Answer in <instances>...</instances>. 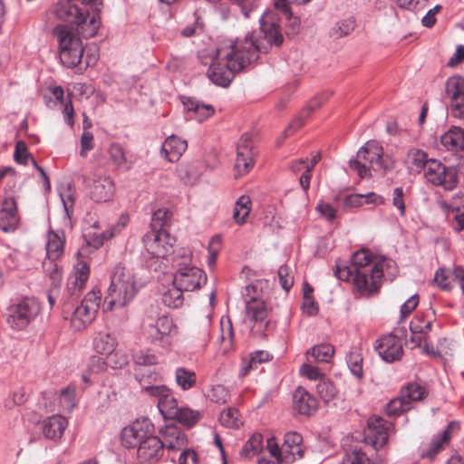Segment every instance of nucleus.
<instances>
[{
    "instance_id": "1",
    "label": "nucleus",
    "mask_w": 464,
    "mask_h": 464,
    "mask_svg": "<svg viewBox=\"0 0 464 464\" xmlns=\"http://www.w3.org/2000/svg\"><path fill=\"white\" fill-rule=\"evenodd\" d=\"M259 23L258 32L247 34L243 39L225 40L217 48L208 70V77L213 83L228 86L235 73L256 61L259 53H266L273 45L282 44L284 37L276 14L264 13Z\"/></svg>"
},
{
    "instance_id": "2",
    "label": "nucleus",
    "mask_w": 464,
    "mask_h": 464,
    "mask_svg": "<svg viewBox=\"0 0 464 464\" xmlns=\"http://www.w3.org/2000/svg\"><path fill=\"white\" fill-rule=\"evenodd\" d=\"M368 249L355 252L349 265L336 264L335 276L343 281H352L361 294L377 291L383 276L382 264L374 262Z\"/></svg>"
},
{
    "instance_id": "3",
    "label": "nucleus",
    "mask_w": 464,
    "mask_h": 464,
    "mask_svg": "<svg viewBox=\"0 0 464 464\" xmlns=\"http://www.w3.org/2000/svg\"><path fill=\"white\" fill-rule=\"evenodd\" d=\"M138 292L134 275L121 264L116 265L111 272V284L104 298L103 309L111 311L124 307L130 303Z\"/></svg>"
},
{
    "instance_id": "4",
    "label": "nucleus",
    "mask_w": 464,
    "mask_h": 464,
    "mask_svg": "<svg viewBox=\"0 0 464 464\" xmlns=\"http://www.w3.org/2000/svg\"><path fill=\"white\" fill-rule=\"evenodd\" d=\"M53 14L61 21L75 24L84 38L95 36L101 26L99 14H92L90 16L88 10L79 8L72 0H59Z\"/></svg>"
},
{
    "instance_id": "5",
    "label": "nucleus",
    "mask_w": 464,
    "mask_h": 464,
    "mask_svg": "<svg viewBox=\"0 0 464 464\" xmlns=\"http://www.w3.org/2000/svg\"><path fill=\"white\" fill-rule=\"evenodd\" d=\"M382 156V146L376 140H369L357 151L356 159L349 160V166L360 178H371V169L382 173L390 169Z\"/></svg>"
},
{
    "instance_id": "6",
    "label": "nucleus",
    "mask_w": 464,
    "mask_h": 464,
    "mask_svg": "<svg viewBox=\"0 0 464 464\" xmlns=\"http://www.w3.org/2000/svg\"><path fill=\"white\" fill-rule=\"evenodd\" d=\"M57 38L59 58L67 68H74L82 61L84 48L81 38L67 25H57L53 29Z\"/></svg>"
},
{
    "instance_id": "7",
    "label": "nucleus",
    "mask_w": 464,
    "mask_h": 464,
    "mask_svg": "<svg viewBox=\"0 0 464 464\" xmlns=\"http://www.w3.org/2000/svg\"><path fill=\"white\" fill-rule=\"evenodd\" d=\"M100 304V292L92 290L75 308L70 304H65L63 310V317L70 318L71 325L75 331L83 330L95 319Z\"/></svg>"
},
{
    "instance_id": "8",
    "label": "nucleus",
    "mask_w": 464,
    "mask_h": 464,
    "mask_svg": "<svg viewBox=\"0 0 464 464\" xmlns=\"http://www.w3.org/2000/svg\"><path fill=\"white\" fill-rule=\"evenodd\" d=\"M144 334L150 343L168 349L178 335L179 328L171 317L162 314L145 320Z\"/></svg>"
},
{
    "instance_id": "9",
    "label": "nucleus",
    "mask_w": 464,
    "mask_h": 464,
    "mask_svg": "<svg viewBox=\"0 0 464 464\" xmlns=\"http://www.w3.org/2000/svg\"><path fill=\"white\" fill-rule=\"evenodd\" d=\"M41 309V304L36 298L23 297L9 305L7 323L12 329L24 330L36 319Z\"/></svg>"
},
{
    "instance_id": "10",
    "label": "nucleus",
    "mask_w": 464,
    "mask_h": 464,
    "mask_svg": "<svg viewBox=\"0 0 464 464\" xmlns=\"http://www.w3.org/2000/svg\"><path fill=\"white\" fill-rule=\"evenodd\" d=\"M184 250V261H177V271L174 275L173 285H178L183 291H195L207 283V276L202 269L186 262L189 260L190 256L188 251V254Z\"/></svg>"
},
{
    "instance_id": "11",
    "label": "nucleus",
    "mask_w": 464,
    "mask_h": 464,
    "mask_svg": "<svg viewBox=\"0 0 464 464\" xmlns=\"http://www.w3.org/2000/svg\"><path fill=\"white\" fill-rule=\"evenodd\" d=\"M142 241L147 253L152 258H165L173 252L175 239L165 228L147 232Z\"/></svg>"
},
{
    "instance_id": "12",
    "label": "nucleus",
    "mask_w": 464,
    "mask_h": 464,
    "mask_svg": "<svg viewBox=\"0 0 464 464\" xmlns=\"http://www.w3.org/2000/svg\"><path fill=\"white\" fill-rule=\"evenodd\" d=\"M152 433L153 425L148 419L136 420L121 430V444L128 449H138Z\"/></svg>"
},
{
    "instance_id": "13",
    "label": "nucleus",
    "mask_w": 464,
    "mask_h": 464,
    "mask_svg": "<svg viewBox=\"0 0 464 464\" xmlns=\"http://www.w3.org/2000/svg\"><path fill=\"white\" fill-rule=\"evenodd\" d=\"M441 174H445V165L440 160L435 159H430L428 166L424 171V177L426 180L434 185L442 187L445 190L454 189L459 181L458 172L453 167H450V173L446 175V180L440 179Z\"/></svg>"
},
{
    "instance_id": "14",
    "label": "nucleus",
    "mask_w": 464,
    "mask_h": 464,
    "mask_svg": "<svg viewBox=\"0 0 464 464\" xmlns=\"http://www.w3.org/2000/svg\"><path fill=\"white\" fill-rule=\"evenodd\" d=\"M446 96L450 99V111L453 118L464 119V78L450 77L445 84Z\"/></svg>"
},
{
    "instance_id": "15",
    "label": "nucleus",
    "mask_w": 464,
    "mask_h": 464,
    "mask_svg": "<svg viewBox=\"0 0 464 464\" xmlns=\"http://www.w3.org/2000/svg\"><path fill=\"white\" fill-rule=\"evenodd\" d=\"M246 314L247 318L254 324L252 331L256 334L266 335L269 327L267 320V308L265 302L256 296H251V299H246Z\"/></svg>"
},
{
    "instance_id": "16",
    "label": "nucleus",
    "mask_w": 464,
    "mask_h": 464,
    "mask_svg": "<svg viewBox=\"0 0 464 464\" xmlns=\"http://www.w3.org/2000/svg\"><path fill=\"white\" fill-rule=\"evenodd\" d=\"M374 350L383 361L393 362L403 355V342L392 334H384L375 341Z\"/></svg>"
},
{
    "instance_id": "17",
    "label": "nucleus",
    "mask_w": 464,
    "mask_h": 464,
    "mask_svg": "<svg viewBox=\"0 0 464 464\" xmlns=\"http://www.w3.org/2000/svg\"><path fill=\"white\" fill-rule=\"evenodd\" d=\"M393 424L385 420L380 416H372L368 420V429L365 440L371 443L375 450L382 449L388 441L389 432Z\"/></svg>"
},
{
    "instance_id": "18",
    "label": "nucleus",
    "mask_w": 464,
    "mask_h": 464,
    "mask_svg": "<svg viewBox=\"0 0 464 464\" xmlns=\"http://www.w3.org/2000/svg\"><path fill=\"white\" fill-rule=\"evenodd\" d=\"M251 135L244 133L237 144L235 169L237 178L246 175L254 165Z\"/></svg>"
},
{
    "instance_id": "19",
    "label": "nucleus",
    "mask_w": 464,
    "mask_h": 464,
    "mask_svg": "<svg viewBox=\"0 0 464 464\" xmlns=\"http://www.w3.org/2000/svg\"><path fill=\"white\" fill-rule=\"evenodd\" d=\"M164 453L161 439L150 435L137 450V456L141 463L157 464Z\"/></svg>"
},
{
    "instance_id": "20",
    "label": "nucleus",
    "mask_w": 464,
    "mask_h": 464,
    "mask_svg": "<svg viewBox=\"0 0 464 464\" xmlns=\"http://www.w3.org/2000/svg\"><path fill=\"white\" fill-rule=\"evenodd\" d=\"M303 437L295 431L285 433L284 443L282 444L283 461L290 464L304 456Z\"/></svg>"
},
{
    "instance_id": "21",
    "label": "nucleus",
    "mask_w": 464,
    "mask_h": 464,
    "mask_svg": "<svg viewBox=\"0 0 464 464\" xmlns=\"http://www.w3.org/2000/svg\"><path fill=\"white\" fill-rule=\"evenodd\" d=\"M17 204L14 198H5L0 209V229L5 232L14 231L19 224Z\"/></svg>"
},
{
    "instance_id": "22",
    "label": "nucleus",
    "mask_w": 464,
    "mask_h": 464,
    "mask_svg": "<svg viewBox=\"0 0 464 464\" xmlns=\"http://www.w3.org/2000/svg\"><path fill=\"white\" fill-rule=\"evenodd\" d=\"M114 191V183L110 177H98L93 179L90 197L95 202H107L112 198Z\"/></svg>"
},
{
    "instance_id": "23",
    "label": "nucleus",
    "mask_w": 464,
    "mask_h": 464,
    "mask_svg": "<svg viewBox=\"0 0 464 464\" xmlns=\"http://www.w3.org/2000/svg\"><path fill=\"white\" fill-rule=\"evenodd\" d=\"M89 275V266L82 261L78 262L68 278L67 289L71 296H77L82 291Z\"/></svg>"
},
{
    "instance_id": "24",
    "label": "nucleus",
    "mask_w": 464,
    "mask_h": 464,
    "mask_svg": "<svg viewBox=\"0 0 464 464\" xmlns=\"http://www.w3.org/2000/svg\"><path fill=\"white\" fill-rule=\"evenodd\" d=\"M459 429V424L458 422H450L442 432L433 437L428 448L423 450L422 457L433 459L443 449L444 445L450 441L451 438L450 432Z\"/></svg>"
},
{
    "instance_id": "25",
    "label": "nucleus",
    "mask_w": 464,
    "mask_h": 464,
    "mask_svg": "<svg viewBox=\"0 0 464 464\" xmlns=\"http://www.w3.org/2000/svg\"><path fill=\"white\" fill-rule=\"evenodd\" d=\"M188 148L187 141L180 138L170 135L163 142L160 150L161 156L169 162L179 160Z\"/></svg>"
},
{
    "instance_id": "26",
    "label": "nucleus",
    "mask_w": 464,
    "mask_h": 464,
    "mask_svg": "<svg viewBox=\"0 0 464 464\" xmlns=\"http://www.w3.org/2000/svg\"><path fill=\"white\" fill-rule=\"evenodd\" d=\"M161 434L163 449L169 451L180 450L188 442L186 435L176 426H166Z\"/></svg>"
},
{
    "instance_id": "27",
    "label": "nucleus",
    "mask_w": 464,
    "mask_h": 464,
    "mask_svg": "<svg viewBox=\"0 0 464 464\" xmlns=\"http://www.w3.org/2000/svg\"><path fill=\"white\" fill-rule=\"evenodd\" d=\"M294 407L303 415H312L317 410V401L305 389L298 387L294 393Z\"/></svg>"
},
{
    "instance_id": "28",
    "label": "nucleus",
    "mask_w": 464,
    "mask_h": 464,
    "mask_svg": "<svg viewBox=\"0 0 464 464\" xmlns=\"http://www.w3.org/2000/svg\"><path fill=\"white\" fill-rule=\"evenodd\" d=\"M67 420L62 415H53L43 421V433L45 438L58 440L62 438L66 427Z\"/></svg>"
},
{
    "instance_id": "29",
    "label": "nucleus",
    "mask_w": 464,
    "mask_h": 464,
    "mask_svg": "<svg viewBox=\"0 0 464 464\" xmlns=\"http://www.w3.org/2000/svg\"><path fill=\"white\" fill-rule=\"evenodd\" d=\"M183 105L188 113V117L199 122L207 120L215 112L212 105L201 103L192 98H187L183 101Z\"/></svg>"
},
{
    "instance_id": "30",
    "label": "nucleus",
    "mask_w": 464,
    "mask_h": 464,
    "mask_svg": "<svg viewBox=\"0 0 464 464\" xmlns=\"http://www.w3.org/2000/svg\"><path fill=\"white\" fill-rule=\"evenodd\" d=\"M441 145L450 151L464 150V130L452 126L440 137Z\"/></svg>"
},
{
    "instance_id": "31",
    "label": "nucleus",
    "mask_w": 464,
    "mask_h": 464,
    "mask_svg": "<svg viewBox=\"0 0 464 464\" xmlns=\"http://www.w3.org/2000/svg\"><path fill=\"white\" fill-rule=\"evenodd\" d=\"M252 208V202L249 196H240L236 203L233 209V219L237 225H243L246 221Z\"/></svg>"
},
{
    "instance_id": "32",
    "label": "nucleus",
    "mask_w": 464,
    "mask_h": 464,
    "mask_svg": "<svg viewBox=\"0 0 464 464\" xmlns=\"http://www.w3.org/2000/svg\"><path fill=\"white\" fill-rule=\"evenodd\" d=\"M63 239L57 233L53 231L49 232L46 242L47 259H58L63 253Z\"/></svg>"
},
{
    "instance_id": "33",
    "label": "nucleus",
    "mask_w": 464,
    "mask_h": 464,
    "mask_svg": "<svg viewBox=\"0 0 464 464\" xmlns=\"http://www.w3.org/2000/svg\"><path fill=\"white\" fill-rule=\"evenodd\" d=\"M116 339L108 333H99L93 341L95 351L107 356L115 351Z\"/></svg>"
},
{
    "instance_id": "34",
    "label": "nucleus",
    "mask_w": 464,
    "mask_h": 464,
    "mask_svg": "<svg viewBox=\"0 0 464 464\" xmlns=\"http://www.w3.org/2000/svg\"><path fill=\"white\" fill-rule=\"evenodd\" d=\"M175 382L182 391H188L197 383L196 372L185 367H178L175 370Z\"/></svg>"
},
{
    "instance_id": "35",
    "label": "nucleus",
    "mask_w": 464,
    "mask_h": 464,
    "mask_svg": "<svg viewBox=\"0 0 464 464\" xmlns=\"http://www.w3.org/2000/svg\"><path fill=\"white\" fill-rule=\"evenodd\" d=\"M158 408L166 419H171L177 416L179 410L178 402L170 390L168 391L165 396L158 401Z\"/></svg>"
},
{
    "instance_id": "36",
    "label": "nucleus",
    "mask_w": 464,
    "mask_h": 464,
    "mask_svg": "<svg viewBox=\"0 0 464 464\" xmlns=\"http://www.w3.org/2000/svg\"><path fill=\"white\" fill-rule=\"evenodd\" d=\"M362 355L357 348H353L346 355V362L352 374L358 379L363 376Z\"/></svg>"
},
{
    "instance_id": "37",
    "label": "nucleus",
    "mask_w": 464,
    "mask_h": 464,
    "mask_svg": "<svg viewBox=\"0 0 464 464\" xmlns=\"http://www.w3.org/2000/svg\"><path fill=\"white\" fill-rule=\"evenodd\" d=\"M183 292L178 285H173L171 288L163 293V304L170 308L180 307L184 302Z\"/></svg>"
},
{
    "instance_id": "38",
    "label": "nucleus",
    "mask_w": 464,
    "mask_h": 464,
    "mask_svg": "<svg viewBox=\"0 0 464 464\" xmlns=\"http://www.w3.org/2000/svg\"><path fill=\"white\" fill-rule=\"evenodd\" d=\"M316 392L324 402L333 401L338 394V390L334 383L331 380L324 377L320 379L319 382L317 383Z\"/></svg>"
},
{
    "instance_id": "39",
    "label": "nucleus",
    "mask_w": 464,
    "mask_h": 464,
    "mask_svg": "<svg viewBox=\"0 0 464 464\" xmlns=\"http://www.w3.org/2000/svg\"><path fill=\"white\" fill-rule=\"evenodd\" d=\"M202 415L198 411H194L190 408L183 407L179 408L177 416L172 417V420H178L179 423L190 427L196 424Z\"/></svg>"
},
{
    "instance_id": "40",
    "label": "nucleus",
    "mask_w": 464,
    "mask_h": 464,
    "mask_svg": "<svg viewBox=\"0 0 464 464\" xmlns=\"http://www.w3.org/2000/svg\"><path fill=\"white\" fill-rule=\"evenodd\" d=\"M412 406L411 401L405 399V397L400 396L392 400L385 408V412L390 417H396L401 413L411 410Z\"/></svg>"
},
{
    "instance_id": "41",
    "label": "nucleus",
    "mask_w": 464,
    "mask_h": 464,
    "mask_svg": "<svg viewBox=\"0 0 464 464\" xmlns=\"http://www.w3.org/2000/svg\"><path fill=\"white\" fill-rule=\"evenodd\" d=\"M307 354L313 356L317 362H328L334 354V348L329 343H321L311 348Z\"/></svg>"
},
{
    "instance_id": "42",
    "label": "nucleus",
    "mask_w": 464,
    "mask_h": 464,
    "mask_svg": "<svg viewBox=\"0 0 464 464\" xmlns=\"http://www.w3.org/2000/svg\"><path fill=\"white\" fill-rule=\"evenodd\" d=\"M263 437L259 433L252 435L241 449L240 454L245 458H252L262 450Z\"/></svg>"
},
{
    "instance_id": "43",
    "label": "nucleus",
    "mask_w": 464,
    "mask_h": 464,
    "mask_svg": "<svg viewBox=\"0 0 464 464\" xmlns=\"http://www.w3.org/2000/svg\"><path fill=\"white\" fill-rule=\"evenodd\" d=\"M221 425L229 429H238L242 424L239 411L235 408H228L219 415Z\"/></svg>"
},
{
    "instance_id": "44",
    "label": "nucleus",
    "mask_w": 464,
    "mask_h": 464,
    "mask_svg": "<svg viewBox=\"0 0 464 464\" xmlns=\"http://www.w3.org/2000/svg\"><path fill=\"white\" fill-rule=\"evenodd\" d=\"M109 155L113 165L118 169H128L127 157L124 149L119 143H112L109 148Z\"/></svg>"
},
{
    "instance_id": "45",
    "label": "nucleus",
    "mask_w": 464,
    "mask_h": 464,
    "mask_svg": "<svg viewBox=\"0 0 464 464\" xmlns=\"http://www.w3.org/2000/svg\"><path fill=\"white\" fill-rule=\"evenodd\" d=\"M127 218L121 217L117 225L111 227L107 231L101 233L95 237L92 245L95 247L102 246L105 240L112 238L115 235L120 233L122 228L126 226Z\"/></svg>"
},
{
    "instance_id": "46",
    "label": "nucleus",
    "mask_w": 464,
    "mask_h": 464,
    "mask_svg": "<svg viewBox=\"0 0 464 464\" xmlns=\"http://www.w3.org/2000/svg\"><path fill=\"white\" fill-rule=\"evenodd\" d=\"M54 261L47 259L43 263V267L45 274L49 276L52 285L57 288L62 282V270Z\"/></svg>"
},
{
    "instance_id": "47",
    "label": "nucleus",
    "mask_w": 464,
    "mask_h": 464,
    "mask_svg": "<svg viewBox=\"0 0 464 464\" xmlns=\"http://www.w3.org/2000/svg\"><path fill=\"white\" fill-rule=\"evenodd\" d=\"M208 398L215 403L225 404L230 399V392L222 384H217L211 387L208 393Z\"/></svg>"
},
{
    "instance_id": "48",
    "label": "nucleus",
    "mask_w": 464,
    "mask_h": 464,
    "mask_svg": "<svg viewBox=\"0 0 464 464\" xmlns=\"http://www.w3.org/2000/svg\"><path fill=\"white\" fill-rule=\"evenodd\" d=\"M401 396L411 401L412 406L413 401H420L424 398L425 389L419 383L411 382L401 392Z\"/></svg>"
},
{
    "instance_id": "49",
    "label": "nucleus",
    "mask_w": 464,
    "mask_h": 464,
    "mask_svg": "<svg viewBox=\"0 0 464 464\" xmlns=\"http://www.w3.org/2000/svg\"><path fill=\"white\" fill-rule=\"evenodd\" d=\"M179 179L188 186H193L199 180V175L188 166H179L177 169Z\"/></svg>"
},
{
    "instance_id": "50",
    "label": "nucleus",
    "mask_w": 464,
    "mask_h": 464,
    "mask_svg": "<svg viewBox=\"0 0 464 464\" xmlns=\"http://www.w3.org/2000/svg\"><path fill=\"white\" fill-rule=\"evenodd\" d=\"M75 393L76 389L74 386H67L61 391L60 403L69 411H71L75 406Z\"/></svg>"
},
{
    "instance_id": "51",
    "label": "nucleus",
    "mask_w": 464,
    "mask_h": 464,
    "mask_svg": "<svg viewBox=\"0 0 464 464\" xmlns=\"http://www.w3.org/2000/svg\"><path fill=\"white\" fill-rule=\"evenodd\" d=\"M432 320H425L422 316H416L411 322L410 329L412 334H428L431 331Z\"/></svg>"
},
{
    "instance_id": "52",
    "label": "nucleus",
    "mask_w": 464,
    "mask_h": 464,
    "mask_svg": "<svg viewBox=\"0 0 464 464\" xmlns=\"http://www.w3.org/2000/svg\"><path fill=\"white\" fill-rule=\"evenodd\" d=\"M171 213L167 208L157 209L151 218V230L165 228L167 222L170 218Z\"/></svg>"
},
{
    "instance_id": "53",
    "label": "nucleus",
    "mask_w": 464,
    "mask_h": 464,
    "mask_svg": "<svg viewBox=\"0 0 464 464\" xmlns=\"http://www.w3.org/2000/svg\"><path fill=\"white\" fill-rule=\"evenodd\" d=\"M410 159L411 165L415 168L416 171H420L421 169L425 171L430 160V159L427 158V154L420 150H411Z\"/></svg>"
},
{
    "instance_id": "54",
    "label": "nucleus",
    "mask_w": 464,
    "mask_h": 464,
    "mask_svg": "<svg viewBox=\"0 0 464 464\" xmlns=\"http://www.w3.org/2000/svg\"><path fill=\"white\" fill-rule=\"evenodd\" d=\"M341 464H370V459L362 450H352L347 452Z\"/></svg>"
},
{
    "instance_id": "55",
    "label": "nucleus",
    "mask_w": 464,
    "mask_h": 464,
    "mask_svg": "<svg viewBox=\"0 0 464 464\" xmlns=\"http://www.w3.org/2000/svg\"><path fill=\"white\" fill-rule=\"evenodd\" d=\"M277 274L280 285L285 291L288 292L294 285V277L290 274L289 266H281Z\"/></svg>"
},
{
    "instance_id": "56",
    "label": "nucleus",
    "mask_w": 464,
    "mask_h": 464,
    "mask_svg": "<svg viewBox=\"0 0 464 464\" xmlns=\"http://www.w3.org/2000/svg\"><path fill=\"white\" fill-rule=\"evenodd\" d=\"M133 360L138 365L150 366L158 362L157 356L149 351H139L133 355Z\"/></svg>"
},
{
    "instance_id": "57",
    "label": "nucleus",
    "mask_w": 464,
    "mask_h": 464,
    "mask_svg": "<svg viewBox=\"0 0 464 464\" xmlns=\"http://www.w3.org/2000/svg\"><path fill=\"white\" fill-rule=\"evenodd\" d=\"M107 364L111 365L114 369H121L128 364V356L121 352H113L108 355Z\"/></svg>"
},
{
    "instance_id": "58",
    "label": "nucleus",
    "mask_w": 464,
    "mask_h": 464,
    "mask_svg": "<svg viewBox=\"0 0 464 464\" xmlns=\"http://www.w3.org/2000/svg\"><path fill=\"white\" fill-rule=\"evenodd\" d=\"M14 157L17 163L24 165L27 164L28 160L34 159L28 153L26 144L23 141L16 142Z\"/></svg>"
},
{
    "instance_id": "59",
    "label": "nucleus",
    "mask_w": 464,
    "mask_h": 464,
    "mask_svg": "<svg viewBox=\"0 0 464 464\" xmlns=\"http://www.w3.org/2000/svg\"><path fill=\"white\" fill-rule=\"evenodd\" d=\"M392 205L398 210L400 215L402 217L405 215V203H404V191L401 187L395 188L392 191Z\"/></svg>"
},
{
    "instance_id": "60",
    "label": "nucleus",
    "mask_w": 464,
    "mask_h": 464,
    "mask_svg": "<svg viewBox=\"0 0 464 464\" xmlns=\"http://www.w3.org/2000/svg\"><path fill=\"white\" fill-rule=\"evenodd\" d=\"M315 209L321 217L328 221H333L336 217V209L330 203L321 201L317 204Z\"/></svg>"
},
{
    "instance_id": "61",
    "label": "nucleus",
    "mask_w": 464,
    "mask_h": 464,
    "mask_svg": "<svg viewBox=\"0 0 464 464\" xmlns=\"http://www.w3.org/2000/svg\"><path fill=\"white\" fill-rule=\"evenodd\" d=\"M107 362L100 356H92L88 362V372L98 373L103 372L106 369Z\"/></svg>"
},
{
    "instance_id": "62",
    "label": "nucleus",
    "mask_w": 464,
    "mask_h": 464,
    "mask_svg": "<svg viewBox=\"0 0 464 464\" xmlns=\"http://www.w3.org/2000/svg\"><path fill=\"white\" fill-rule=\"evenodd\" d=\"M419 304L418 295H413L409 297L401 306V318L404 319L417 307Z\"/></svg>"
},
{
    "instance_id": "63",
    "label": "nucleus",
    "mask_w": 464,
    "mask_h": 464,
    "mask_svg": "<svg viewBox=\"0 0 464 464\" xmlns=\"http://www.w3.org/2000/svg\"><path fill=\"white\" fill-rule=\"evenodd\" d=\"M300 372L302 375L307 377L309 380H318L324 378V375L321 373L320 370L316 366H313L311 364H304L300 369Z\"/></svg>"
},
{
    "instance_id": "64",
    "label": "nucleus",
    "mask_w": 464,
    "mask_h": 464,
    "mask_svg": "<svg viewBox=\"0 0 464 464\" xmlns=\"http://www.w3.org/2000/svg\"><path fill=\"white\" fill-rule=\"evenodd\" d=\"M198 454L191 449L185 450L179 458V464H198Z\"/></svg>"
}]
</instances>
